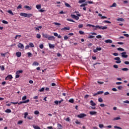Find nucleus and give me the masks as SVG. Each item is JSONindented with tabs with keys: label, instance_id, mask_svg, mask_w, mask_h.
<instances>
[{
	"label": "nucleus",
	"instance_id": "1",
	"mask_svg": "<svg viewBox=\"0 0 129 129\" xmlns=\"http://www.w3.org/2000/svg\"><path fill=\"white\" fill-rule=\"evenodd\" d=\"M87 27H92L93 28H98L99 29H102V30H106L107 27L106 26H100L99 25L94 26L91 24H87Z\"/></svg>",
	"mask_w": 129,
	"mask_h": 129
},
{
	"label": "nucleus",
	"instance_id": "2",
	"mask_svg": "<svg viewBox=\"0 0 129 129\" xmlns=\"http://www.w3.org/2000/svg\"><path fill=\"white\" fill-rule=\"evenodd\" d=\"M20 15L21 17H25V18H31V17L33 16L32 14H27L25 13H21Z\"/></svg>",
	"mask_w": 129,
	"mask_h": 129
},
{
	"label": "nucleus",
	"instance_id": "3",
	"mask_svg": "<svg viewBox=\"0 0 129 129\" xmlns=\"http://www.w3.org/2000/svg\"><path fill=\"white\" fill-rule=\"evenodd\" d=\"M114 59L116 60L115 63L117 64H120V63H121V60H120V58L119 57H115Z\"/></svg>",
	"mask_w": 129,
	"mask_h": 129
},
{
	"label": "nucleus",
	"instance_id": "4",
	"mask_svg": "<svg viewBox=\"0 0 129 129\" xmlns=\"http://www.w3.org/2000/svg\"><path fill=\"white\" fill-rule=\"evenodd\" d=\"M121 56L122 58H127V57H128L127 54H126V52L125 51L121 53Z\"/></svg>",
	"mask_w": 129,
	"mask_h": 129
},
{
	"label": "nucleus",
	"instance_id": "5",
	"mask_svg": "<svg viewBox=\"0 0 129 129\" xmlns=\"http://www.w3.org/2000/svg\"><path fill=\"white\" fill-rule=\"evenodd\" d=\"M85 116H86V114L83 113H81L78 115V117H79V118H82Z\"/></svg>",
	"mask_w": 129,
	"mask_h": 129
},
{
	"label": "nucleus",
	"instance_id": "6",
	"mask_svg": "<svg viewBox=\"0 0 129 129\" xmlns=\"http://www.w3.org/2000/svg\"><path fill=\"white\" fill-rule=\"evenodd\" d=\"M18 48H19L20 49H24V48H25V47L24 46V44L19 43L18 45Z\"/></svg>",
	"mask_w": 129,
	"mask_h": 129
},
{
	"label": "nucleus",
	"instance_id": "7",
	"mask_svg": "<svg viewBox=\"0 0 129 129\" xmlns=\"http://www.w3.org/2000/svg\"><path fill=\"white\" fill-rule=\"evenodd\" d=\"M89 113L91 115H96V114H97V112L95 111H90Z\"/></svg>",
	"mask_w": 129,
	"mask_h": 129
},
{
	"label": "nucleus",
	"instance_id": "8",
	"mask_svg": "<svg viewBox=\"0 0 129 129\" xmlns=\"http://www.w3.org/2000/svg\"><path fill=\"white\" fill-rule=\"evenodd\" d=\"M71 16L73 19H75V20H79V17L78 16H76L75 15L72 14Z\"/></svg>",
	"mask_w": 129,
	"mask_h": 129
},
{
	"label": "nucleus",
	"instance_id": "9",
	"mask_svg": "<svg viewBox=\"0 0 129 129\" xmlns=\"http://www.w3.org/2000/svg\"><path fill=\"white\" fill-rule=\"evenodd\" d=\"M9 79H13V76L9 75L6 78L5 80H9Z\"/></svg>",
	"mask_w": 129,
	"mask_h": 129
},
{
	"label": "nucleus",
	"instance_id": "10",
	"mask_svg": "<svg viewBox=\"0 0 129 129\" xmlns=\"http://www.w3.org/2000/svg\"><path fill=\"white\" fill-rule=\"evenodd\" d=\"M98 51H101V47H97L96 49L93 50L94 53H96Z\"/></svg>",
	"mask_w": 129,
	"mask_h": 129
},
{
	"label": "nucleus",
	"instance_id": "11",
	"mask_svg": "<svg viewBox=\"0 0 129 129\" xmlns=\"http://www.w3.org/2000/svg\"><path fill=\"white\" fill-rule=\"evenodd\" d=\"M47 39L49 40H51V41H54V40H55V37L53 36H48Z\"/></svg>",
	"mask_w": 129,
	"mask_h": 129
},
{
	"label": "nucleus",
	"instance_id": "12",
	"mask_svg": "<svg viewBox=\"0 0 129 129\" xmlns=\"http://www.w3.org/2000/svg\"><path fill=\"white\" fill-rule=\"evenodd\" d=\"M42 35L43 37V38H45L46 39H48V38L49 37V35H48V34H44V33H42Z\"/></svg>",
	"mask_w": 129,
	"mask_h": 129
},
{
	"label": "nucleus",
	"instance_id": "13",
	"mask_svg": "<svg viewBox=\"0 0 129 129\" xmlns=\"http://www.w3.org/2000/svg\"><path fill=\"white\" fill-rule=\"evenodd\" d=\"M16 55L17 56V57H18V58H20V57H21V56H22V53H21V52H17L16 53Z\"/></svg>",
	"mask_w": 129,
	"mask_h": 129
},
{
	"label": "nucleus",
	"instance_id": "14",
	"mask_svg": "<svg viewBox=\"0 0 129 129\" xmlns=\"http://www.w3.org/2000/svg\"><path fill=\"white\" fill-rule=\"evenodd\" d=\"M90 103L92 106H95L96 105V103H94L93 100H91Z\"/></svg>",
	"mask_w": 129,
	"mask_h": 129
},
{
	"label": "nucleus",
	"instance_id": "15",
	"mask_svg": "<svg viewBox=\"0 0 129 129\" xmlns=\"http://www.w3.org/2000/svg\"><path fill=\"white\" fill-rule=\"evenodd\" d=\"M49 47L50 49H54L55 48V45L49 43Z\"/></svg>",
	"mask_w": 129,
	"mask_h": 129
},
{
	"label": "nucleus",
	"instance_id": "16",
	"mask_svg": "<svg viewBox=\"0 0 129 129\" xmlns=\"http://www.w3.org/2000/svg\"><path fill=\"white\" fill-rule=\"evenodd\" d=\"M66 30H70V27H64L63 28H62L61 29V31H66Z\"/></svg>",
	"mask_w": 129,
	"mask_h": 129
},
{
	"label": "nucleus",
	"instance_id": "17",
	"mask_svg": "<svg viewBox=\"0 0 129 129\" xmlns=\"http://www.w3.org/2000/svg\"><path fill=\"white\" fill-rule=\"evenodd\" d=\"M24 8L25 9H27L28 11H31V10H32V8L28 6H24Z\"/></svg>",
	"mask_w": 129,
	"mask_h": 129
},
{
	"label": "nucleus",
	"instance_id": "18",
	"mask_svg": "<svg viewBox=\"0 0 129 129\" xmlns=\"http://www.w3.org/2000/svg\"><path fill=\"white\" fill-rule=\"evenodd\" d=\"M105 43H112V40L110 39H108V40H105Z\"/></svg>",
	"mask_w": 129,
	"mask_h": 129
},
{
	"label": "nucleus",
	"instance_id": "19",
	"mask_svg": "<svg viewBox=\"0 0 129 129\" xmlns=\"http://www.w3.org/2000/svg\"><path fill=\"white\" fill-rule=\"evenodd\" d=\"M118 51H121V52H123L124 51V49L121 48V47H119L117 48Z\"/></svg>",
	"mask_w": 129,
	"mask_h": 129
},
{
	"label": "nucleus",
	"instance_id": "20",
	"mask_svg": "<svg viewBox=\"0 0 129 129\" xmlns=\"http://www.w3.org/2000/svg\"><path fill=\"white\" fill-rule=\"evenodd\" d=\"M117 21H118V22H124V19H123V18H119L117 19Z\"/></svg>",
	"mask_w": 129,
	"mask_h": 129
},
{
	"label": "nucleus",
	"instance_id": "21",
	"mask_svg": "<svg viewBox=\"0 0 129 129\" xmlns=\"http://www.w3.org/2000/svg\"><path fill=\"white\" fill-rule=\"evenodd\" d=\"M32 65H33V66H37V65H39V63L37 61H34Z\"/></svg>",
	"mask_w": 129,
	"mask_h": 129
},
{
	"label": "nucleus",
	"instance_id": "22",
	"mask_svg": "<svg viewBox=\"0 0 129 129\" xmlns=\"http://www.w3.org/2000/svg\"><path fill=\"white\" fill-rule=\"evenodd\" d=\"M5 112H7V113H10L12 112V110H11V109H7L5 110Z\"/></svg>",
	"mask_w": 129,
	"mask_h": 129
},
{
	"label": "nucleus",
	"instance_id": "23",
	"mask_svg": "<svg viewBox=\"0 0 129 129\" xmlns=\"http://www.w3.org/2000/svg\"><path fill=\"white\" fill-rule=\"evenodd\" d=\"M64 5H65L66 7H67V8H71V6H70V5H69L67 3H65Z\"/></svg>",
	"mask_w": 129,
	"mask_h": 129
},
{
	"label": "nucleus",
	"instance_id": "24",
	"mask_svg": "<svg viewBox=\"0 0 129 129\" xmlns=\"http://www.w3.org/2000/svg\"><path fill=\"white\" fill-rule=\"evenodd\" d=\"M33 126L35 129H41V128H40L38 125H33Z\"/></svg>",
	"mask_w": 129,
	"mask_h": 129
},
{
	"label": "nucleus",
	"instance_id": "25",
	"mask_svg": "<svg viewBox=\"0 0 129 129\" xmlns=\"http://www.w3.org/2000/svg\"><path fill=\"white\" fill-rule=\"evenodd\" d=\"M57 127L58 129H62V125H61L60 124H57Z\"/></svg>",
	"mask_w": 129,
	"mask_h": 129
},
{
	"label": "nucleus",
	"instance_id": "26",
	"mask_svg": "<svg viewBox=\"0 0 129 129\" xmlns=\"http://www.w3.org/2000/svg\"><path fill=\"white\" fill-rule=\"evenodd\" d=\"M119 119H120V117H119V116L113 118V120H118Z\"/></svg>",
	"mask_w": 129,
	"mask_h": 129
},
{
	"label": "nucleus",
	"instance_id": "27",
	"mask_svg": "<svg viewBox=\"0 0 129 129\" xmlns=\"http://www.w3.org/2000/svg\"><path fill=\"white\" fill-rule=\"evenodd\" d=\"M36 38H37V39H41V34L38 33L36 34Z\"/></svg>",
	"mask_w": 129,
	"mask_h": 129
},
{
	"label": "nucleus",
	"instance_id": "28",
	"mask_svg": "<svg viewBox=\"0 0 129 129\" xmlns=\"http://www.w3.org/2000/svg\"><path fill=\"white\" fill-rule=\"evenodd\" d=\"M36 8L37 9V10H40V9H41V5H36Z\"/></svg>",
	"mask_w": 129,
	"mask_h": 129
},
{
	"label": "nucleus",
	"instance_id": "29",
	"mask_svg": "<svg viewBox=\"0 0 129 129\" xmlns=\"http://www.w3.org/2000/svg\"><path fill=\"white\" fill-rule=\"evenodd\" d=\"M7 12L9 13V14H10V15L14 16V13H13V12L12 11V10H9L7 11Z\"/></svg>",
	"mask_w": 129,
	"mask_h": 129
},
{
	"label": "nucleus",
	"instance_id": "30",
	"mask_svg": "<svg viewBox=\"0 0 129 129\" xmlns=\"http://www.w3.org/2000/svg\"><path fill=\"white\" fill-rule=\"evenodd\" d=\"M85 6H87V2H86L85 4L80 5V7L82 8V7H85Z\"/></svg>",
	"mask_w": 129,
	"mask_h": 129
},
{
	"label": "nucleus",
	"instance_id": "31",
	"mask_svg": "<svg viewBox=\"0 0 129 129\" xmlns=\"http://www.w3.org/2000/svg\"><path fill=\"white\" fill-rule=\"evenodd\" d=\"M53 25H55V26H61V24L57 22H54L53 23Z\"/></svg>",
	"mask_w": 129,
	"mask_h": 129
},
{
	"label": "nucleus",
	"instance_id": "32",
	"mask_svg": "<svg viewBox=\"0 0 129 129\" xmlns=\"http://www.w3.org/2000/svg\"><path fill=\"white\" fill-rule=\"evenodd\" d=\"M20 73H23V70L18 71L16 74H20Z\"/></svg>",
	"mask_w": 129,
	"mask_h": 129
},
{
	"label": "nucleus",
	"instance_id": "33",
	"mask_svg": "<svg viewBox=\"0 0 129 129\" xmlns=\"http://www.w3.org/2000/svg\"><path fill=\"white\" fill-rule=\"evenodd\" d=\"M27 55L28 57H32V56H33V54H32L31 52H28Z\"/></svg>",
	"mask_w": 129,
	"mask_h": 129
},
{
	"label": "nucleus",
	"instance_id": "34",
	"mask_svg": "<svg viewBox=\"0 0 129 129\" xmlns=\"http://www.w3.org/2000/svg\"><path fill=\"white\" fill-rule=\"evenodd\" d=\"M69 102H70V103H73L74 102V99H71L69 100Z\"/></svg>",
	"mask_w": 129,
	"mask_h": 129
},
{
	"label": "nucleus",
	"instance_id": "35",
	"mask_svg": "<svg viewBox=\"0 0 129 129\" xmlns=\"http://www.w3.org/2000/svg\"><path fill=\"white\" fill-rule=\"evenodd\" d=\"M29 46L30 47H31V48H34V44H33V43L30 42L29 43Z\"/></svg>",
	"mask_w": 129,
	"mask_h": 129
},
{
	"label": "nucleus",
	"instance_id": "36",
	"mask_svg": "<svg viewBox=\"0 0 129 129\" xmlns=\"http://www.w3.org/2000/svg\"><path fill=\"white\" fill-rule=\"evenodd\" d=\"M114 128L115 129H122L121 127L118 126H114Z\"/></svg>",
	"mask_w": 129,
	"mask_h": 129
},
{
	"label": "nucleus",
	"instance_id": "37",
	"mask_svg": "<svg viewBox=\"0 0 129 129\" xmlns=\"http://www.w3.org/2000/svg\"><path fill=\"white\" fill-rule=\"evenodd\" d=\"M2 23H3V24H5V25H7V24H9V22H8V21H5V20H3V21H2Z\"/></svg>",
	"mask_w": 129,
	"mask_h": 129
},
{
	"label": "nucleus",
	"instance_id": "38",
	"mask_svg": "<svg viewBox=\"0 0 129 129\" xmlns=\"http://www.w3.org/2000/svg\"><path fill=\"white\" fill-rule=\"evenodd\" d=\"M98 101H99V102H103V100L102 99V98H99L98 99Z\"/></svg>",
	"mask_w": 129,
	"mask_h": 129
},
{
	"label": "nucleus",
	"instance_id": "39",
	"mask_svg": "<svg viewBox=\"0 0 129 129\" xmlns=\"http://www.w3.org/2000/svg\"><path fill=\"white\" fill-rule=\"evenodd\" d=\"M86 1L85 0H80L79 1V4H82V3H85Z\"/></svg>",
	"mask_w": 129,
	"mask_h": 129
},
{
	"label": "nucleus",
	"instance_id": "40",
	"mask_svg": "<svg viewBox=\"0 0 129 129\" xmlns=\"http://www.w3.org/2000/svg\"><path fill=\"white\" fill-rule=\"evenodd\" d=\"M27 116H28V112H25L24 113V118H27Z\"/></svg>",
	"mask_w": 129,
	"mask_h": 129
},
{
	"label": "nucleus",
	"instance_id": "41",
	"mask_svg": "<svg viewBox=\"0 0 129 129\" xmlns=\"http://www.w3.org/2000/svg\"><path fill=\"white\" fill-rule=\"evenodd\" d=\"M40 112L38 110H36L34 111V114H39Z\"/></svg>",
	"mask_w": 129,
	"mask_h": 129
},
{
	"label": "nucleus",
	"instance_id": "42",
	"mask_svg": "<svg viewBox=\"0 0 129 129\" xmlns=\"http://www.w3.org/2000/svg\"><path fill=\"white\" fill-rule=\"evenodd\" d=\"M122 71H128V69L127 68H123L122 69Z\"/></svg>",
	"mask_w": 129,
	"mask_h": 129
},
{
	"label": "nucleus",
	"instance_id": "43",
	"mask_svg": "<svg viewBox=\"0 0 129 129\" xmlns=\"http://www.w3.org/2000/svg\"><path fill=\"white\" fill-rule=\"evenodd\" d=\"M75 13H77V16H78V17H81V15L80 14H79V12L76 11Z\"/></svg>",
	"mask_w": 129,
	"mask_h": 129
},
{
	"label": "nucleus",
	"instance_id": "44",
	"mask_svg": "<svg viewBox=\"0 0 129 129\" xmlns=\"http://www.w3.org/2000/svg\"><path fill=\"white\" fill-rule=\"evenodd\" d=\"M117 89L119 90H121V89H122V86H119L117 87Z\"/></svg>",
	"mask_w": 129,
	"mask_h": 129
},
{
	"label": "nucleus",
	"instance_id": "45",
	"mask_svg": "<svg viewBox=\"0 0 129 129\" xmlns=\"http://www.w3.org/2000/svg\"><path fill=\"white\" fill-rule=\"evenodd\" d=\"M44 90H45V88H42L41 89H40L39 90V91H40V92H43V91Z\"/></svg>",
	"mask_w": 129,
	"mask_h": 129
},
{
	"label": "nucleus",
	"instance_id": "46",
	"mask_svg": "<svg viewBox=\"0 0 129 129\" xmlns=\"http://www.w3.org/2000/svg\"><path fill=\"white\" fill-rule=\"evenodd\" d=\"M67 21H69L70 22H73V23H75V21H74L72 19H68Z\"/></svg>",
	"mask_w": 129,
	"mask_h": 129
},
{
	"label": "nucleus",
	"instance_id": "47",
	"mask_svg": "<svg viewBox=\"0 0 129 129\" xmlns=\"http://www.w3.org/2000/svg\"><path fill=\"white\" fill-rule=\"evenodd\" d=\"M27 118L28 119H33V116H27Z\"/></svg>",
	"mask_w": 129,
	"mask_h": 129
},
{
	"label": "nucleus",
	"instance_id": "48",
	"mask_svg": "<svg viewBox=\"0 0 129 129\" xmlns=\"http://www.w3.org/2000/svg\"><path fill=\"white\" fill-rule=\"evenodd\" d=\"M27 99V96H24L22 97V100H26Z\"/></svg>",
	"mask_w": 129,
	"mask_h": 129
},
{
	"label": "nucleus",
	"instance_id": "49",
	"mask_svg": "<svg viewBox=\"0 0 129 129\" xmlns=\"http://www.w3.org/2000/svg\"><path fill=\"white\" fill-rule=\"evenodd\" d=\"M104 92L103 91H98L97 92V94H102V93H103Z\"/></svg>",
	"mask_w": 129,
	"mask_h": 129
},
{
	"label": "nucleus",
	"instance_id": "50",
	"mask_svg": "<svg viewBox=\"0 0 129 129\" xmlns=\"http://www.w3.org/2000/svg\"><path fill=\"white\" fill-rule=\"evenodd\" d=\"M96 38H97V39H99L100 38H102V36H101V35H99L96 36Z\"/></svg>",
	"mask_w": 129,
	"mask_h": 129
},
{
	"label": "nucleus",
	"instance_id": "51",
	"mask_svg": "<svg viewBox=\"0 0 129 129\" xmlns=\"http://www.w3.org/2000/svg\"><path fill=\"white\" fill-rule=\"evenodd\" d=\"M99 126L100 128H102V127H103L104 125L102 124H99Z\"/></svg>",
	"mask_w": 129,
	"mask_h": 129
},
{
	"label": "nucleus",
	"instance_id": "52",
	"mask_svg": "<svg viewBox=\"0 0 129 129\" xmlns=\"http://www.w3.org/2000/svg\"><path fill=\"white\" fill-rule=\"evenodd\" d=\"M114 68H115L116 69H117V68H118V66H117V64H114L113 66Z\"/></svg>",
	"mask_w": 129,
	"mask_h": 129
},
{
	"label": "nucleus",
	"instance_id": "53",
	"mask_svg": "<svg viewBox=\"0 0 129 129\" xmlns=\"http://www.w3.org/2000/svg\"><path fill=\"white\" fill-rule=\"evenodd\" d=\"M20 9H22V5L20 4L18 6V7H17V9L19 10Z\"/></svg>",
	"mask_w": 129,
	"mask_h": 129
},
{
	"label": "nucleus",
	"instance_id": "54",
	"mask_svg": "<svg viewBox=\"0 0 129 129\" xmlns=\"http://www.w3.org/2000/svg\"><path fill=\"white\" fill-rule=\"evenodd\" d=\"M39 47L40 49H43V48H44V45L43 44H40Z\"/></svg>",
	"mask_w": 129,
	"mask_h": 129
},
{
	"label": "nucleus",
	"instance_id": "55",
	"mask_svg": "<svg viewBox=\"0 0 129 129\" xmlns=\"http://www.w3.org/2000/svg\"><path fill=\"white\" fill-rule=\"evenodd\" d=\"M104 23H107L108 24H110L111 22L108 20H105L104 21Z\"/></svg>",
	"mask_w": 129,
	"mask_h": 129
},
{
	"label": "nucleus",
	"instance_id": "56",
	"mask_svg": "<svg viewBox=\"0 0 129 129\" xmlns=\"http://www.w3.org/2000/svg\"><path fill=\"white\" fill-rule=\"evenodd\" d=\"M21 123H23L22 120H20L18 122V124H21Z\"/></svg>",
	"mask_w": 129,
	"mask_h": 129
},
{
	"label": "nucleus",
	"instance_id": "57",
	"mask_svg": "<svg viewBox=\"0 0 129 129\" xmlns=\"http://www.w3.org/2000/svg\"><path fill=\"white\" fill-rule=\"evenodd\" d=\"M123 103H127L129 104V101L128 100L124 101Z\"/></svg>",
	"mask_w": 129,
	"mask_h": 129
},
{
	"label": "nucleus",
	"instance_id": "58",
	"mask_svg": "<svg viewBox=\"0 0 129 129\" xmlns=\"http://www.w3.org/2000/svg\"><path fill=\"white\" fill-rule=\"evenodd\" d=\"M88 97H89V96L88 95H86L84 97V98L85 99H87V98H88Z\"/></svg>",
	"mask_w": 129,
	"mask_h": 129
},
{
	"label": "nucleus",
	"instance_id": "59",
	"mask_svg": "<svg viewBox=\"0 0 129 129\" xmlns=\"http://www.w3.org/2000/svg\"><path fill=\"white\" fill-rule=\"evenodd\" d=\"M30 102V100L29 99L24 101V103H28V102Z\"/></svg>",
	"mask_w": 129,
	"mask_h": 129
},
{
	"label": "nucleus",
	"instance_id": "60",
	"mask_svg": "<svg viewBox=\"0 0 129 129\" xmlns=\"http://www.w3.org/2000/svg\"><path fill=\"white\" fill-rule=\"evenodd\" d=\"M79 28H83V24L79 25Z\"/></svg>",
	"mask_w": 129,
	"mask_h": 129
},
{
	"label": "nucleus",
	"instance_id": "61",
	"mask_svg": "<svg viewBox=\"0 0 129 129\" xmlns=\"http://www.w3.org/2000/svg\"><path fill=\"white\" fill-rule=\"evenodd\" d=\"M97 83H98V84H103V83H104L103 82H99V81H98V82H97Z\"/></svg>",
	"mask_w": 129,
	"mask_h": 129
},
{
	"label": "nucleus",
	"instance_id": "62",
	"mask_svg": "<svg viewBox=\"0 0 129 129\" xmlns=\"http://www.w3.org/2000/svg\"><path fill=\"white\" fill-rule=\"evenodd\" d=\"M124 36L125 37H126L127 38L129 37V35L128 34H124Z\"/></svg>",
	"mask_w": 129,
	"mask_h": 129
},
{
	"label": "nucleus",
	"instance_id": "63",
	"mask_svg": "<svg viewBox=\"0 0 129 129\" xmlns=\"http://www.w3.org/2000/svg\"><path fill=\"white\" fill-rule=\"evenodd\" d=\"M124 64L126 65H129V61H124Z\"/></svg>",
	"mask_w": 129,
	"mask_h": 129
},
{
	"label": "nucleus",
	"instance_id": "64",
	"mask_svg": "<svg viewBox=\"0 0 129 129\" xmlns=\"http://www.w3.org/2000/svg\"><path fill=\"white\" fill-rule=\"evenodd\" d=\"M63 38H64V40L68 39V36H64Z\"/></svg>",
	"mask_w": 129,
	"mask_h": 129
}]
</instances>
